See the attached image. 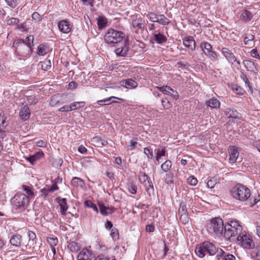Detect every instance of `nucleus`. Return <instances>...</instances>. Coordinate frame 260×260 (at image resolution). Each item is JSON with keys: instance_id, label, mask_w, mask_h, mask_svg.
I'll list each match as a JSON object with an SVG mask.
<instances>
[{"instance_id": "nucleus-48", "label": "nucleus", "mask_w": 260, "mask_h": 260, "mask_svg": "<svg viewBox=\"0 0 260 260\" xmlns=\"http://www.w3.org/2000/svg\"><path fill=\"white\" fill-rule=\"evenodd\" d=\"M110 235L115 241L118 240L119 238V232L116 228H113L111 230Z\"/></svg>"}, {"instance_id": "nucleus-35", "label": "nucleus", "mask_w": 260, "mask_h": 260, "mask_svg": "<svg viewBox=\"0 0 260 260\" xmlns=\"http://www.w3.org/2000/svg\"><path fill=\"white\" fill-rule=\"evenodd\" d=\"M39 66L41 67L43 71H46L51 69V62L49 59H45L44 61H41Z\"/></svg>"}, {"instance_id": "nucleus-16", "label": "nucleus", "mask_w": 260, "mask_h": 260, "mask_svg": "<svg viewBox=\"0 0 260 260\" xmlns=\"http://www.w3.org/2000/svg\"><path fill=\"white\" fill-rule=\"evenodd\" d=\"M132 26L135 31L138 33L139 30H143L144 28V20L142 18L133 19L132 22Z\"/></svg>"}, {"instance_id": "nucleus-39", "label": "nucleus", "mask_w": 260, "mask_h": 260, "mask_svg": "<svg viewBox=\"0 0 260 260\" xmlns=\"http://www.w3.org/2000/svg\"><path fill=\"white\" fill-rule=\"evenodd\" d=\"M157 22L162 25H168L170 23V20L163 14H159Z\"/></svg>"}, {"instance_id": "nucleus-58", "label": "nucleus", "mask_w": 260, "mask_h": 260, "mask_svg": "<svg viewBox=\"0 0 260 260\" xmlns=\"http://www.w3.org/2000/svg\"><path fill=\"white\" fill-rule=\"evenodd\" d=\"M36 146L39 147H46L47 145V142L45 140H39L36 142Z\"/></svg>"}, {"instance_id": "nucleus-15", "label": "nucleus", "mask_w": 260, "mask_h": 260, "mask_svg": "<svg viewBox=\"0 0 260 260\" xmlns=\"http://www.w3.org/2000/svg\"><path fill=\"white\" fill-rule=\"evenodd\" d=\"M20 189L22 190L28 200L32 199L35 197V189L32 186H28L26 185H22Z\"/></svg>"}, {"instance_id": "nucleus-3", "label": "nucleus", "mask_w": 260, "mask_h": 260, "mask_svg": "<svg viewBox=\"0 0 260 260\" xmlns=\"http://www.w3.org/2000/svg\"><path fill=\"white\" fill-rule=\"evenodd\" d=\"M194 251L198 256L203 258L206 254H209V255H215L217 251V248L213 243L209 241H205L198 244L196 247Z\"/></svg>"}, {"instance_id": "nucleus-43", "label": "nucleus", "mask_w": 260, "mask_h": 260, "mask_svg": "<svg viewBox=\"0 0 260 260\" xmlns=\"http://www.w3.org/2000/svg\"><path fill=\"white\" fill-rule=\"evenodd\" d=\"M172 167V161L170 160H167L161 165V169L165 172H168Z\"/></svg>"}, {"instance_id": "nucleus-46", "label": "nucleus", "mask_w": 260, "mask_h": 260, "mask_svg": "<svg viewBox=\"0 0 260 260\" xmlns=\"http://www.w3.org/2000/svg\"><path fill=\"white\" fill-rule=\"evenodd\" d=\"M16 29L21 32H27L29 28L27 27L25 22L21 24H18L17 25Z\"/></svg>"}, {"instance_id": "nucleus-6", "label": "nucleus", "mask_w": 260, "mask_h": 260, "mask_svg": "<svg viewBox=\"0 0 260 260\" xmlns=\"http://www.w3.org/2000/svg\"><path fill=\"white\" fill-rule=\"evenodd\" d=\"M17 54L23 58L28 57L32 53V49L25 44V41L21 39L15 40L13 44Z\"/></svg>"}, {"instance_id": "nucleus-12", "label": "nucleus", "mask_w": 260, "mask_h": 260, "mask_svg": "<svg viewBox=\"0 0 260 260\" xmlns=\"http://www.w3.org/2000/svg\"><path fill=\"white\" fill-rule=\"evenodd\" d=\"M93 252L86 248H83L77 255V260H95Z\"/></svg>"}, {"instance_id": "nucleus-13", "label": "nucleus", "mask_w": 260, "mask_h": 260, "mask_svg": "<svg viewBox=\"0 0 260 260\" xmlns=\"http://www.w3.org/2000/svg\"><path fill=\"white\" fill-rule=\"evenodd\" d=\"M229 153V162L231 165L235 164L239 155V150L238 147L235 146H230L228 148Z\"/></svg>"}, {"instance_id": "nucleus-56", "label": "nucleus", "mask_w": 260, "mask_h": 260, "mask_svg": "<svg viewBox=\"0 0 260 260\" xmlns=\"http://www.w3.org/2000/svg\"><path fill=\"white\" fill-rule=\"evenodd\" d=\"M187 182L189 184L192 186H195L198 183V180L196 178L191 176L187 178Z\"/></svg>"}, {"instance_id": "nucleus-61", "label": "nucleus", "mask_w": 260, "mask_h": 260, "mask_svg": "<svg viewBox=\"0 0 260 260\" xmlns=\"http://www.w3.org/2000/svg\"><path fill=\"white\" fill-rule=\"evenodd\" d=\"M250 55L252 57L260 59V56L258 53L256 49H252L250 52Z\"/></svg>"}, {"instance_id": "nucleus-28", "label": "nucleus", "mask_w": 260, "mask_h": 260, "mask_svg": "<svg viewBox=\"0 0 260 260\" xmlns=\"http://www.w3.org/2000/svg\"><path fill=\"white\" fill-rule=\"evenodd\" d=\"M225 115L229 118L237 119L239 118V113L238 111L233 108H228L224 111Z\"/></svg>"}, {"instance_id": "nucleus-26", "label": "nucleus", "mask_w": 260, "mask_h": 260, "mask_svg": "<svg viewBox=\"0 0 260 260\" xmlns=\"http://www.w3.org/2000/svg\"><path fill=\"white\" fill-rule=\"evenodd\" d=\"M58 189L59 187L58 186H56V185H52L50 187L47 186V187H44L40 191L42 193V196L46 198L49 194L50 192H53Z\"/></svg>"}, {"instance_id": "nucleus-31", "label": "nucleus", "mask_w": 260, "mask_h": 260, "mask_svg": "<svg viewBox=\"0 0 260 260\" xmlns=\"http://www.w3.org/2000/svg\"><path fill=\"white\" fill-rule=\"evenodd\" d=\"M50 48L48 46L42 44H40L37 49V53L39 55H45L50 51Z\"/></svg>"}, {"instance_id": "nucleus-54", "label": "nucleus", "mask_w": 260, "mask_h": 260, "mask_svg": "<svg viewBox=\"0 0 260 260\" xmlns=\"http://www.w3.org/2000/svg\"><path fill=\"white\" fill-rule=\"evenodd\" d=\"M26 41H25V44H26L30 48H32V47L34 46V36L29 35L27 36L26 38Z\"/></svg>"}, {"instance_id": "nucleus-10", "label": "nucleus", "mask_w": 260, "mask_h": 260, "mask_svg": "<svg viewBox=\"0 0 260 260\" xmlns=\"http://www.w3.org/2000/svg\"><path fill=\"white\" fill-rule=\"evenodd\" d=\"M221 52L229 63L235 65L238 68L241 66L240 61L237 60L236 56L229 48L223 47L221 50Z\"/></svg>"}, {"instance_id": "nucleus-45", "label": "nucleus", "mask_w": 260, "mask_h": 260, "mask_svg": "<svg viewBox=\"0 0 260 260\" xmlns=\"http://www.w3.org/2000/svg\"><path fill=\"white\" fill-rule=\"evenodd\" d=\"M156 88L166 95L169 93V91H172V88L169 86H156Z\"/></svg>"}, {"instance_id": "nucleus-57", "label": "nucleus", "mask_w": 260, "mask_h": 260, "mask_svg": "<svg viewBox=\"0 0 260 260\" xmlns=\"http://www.w3.org/2000/svg\"><path fill=\"white\" fill-rule=\"evenodd\" d=\"M167 95L171 96L173 99L177 100L179 98V95L176 90L172 88V91H169V93Z\"/></svg>"}, {"instance_id": "nucleus-50", "label": "nucleus", "mask_w": 260, "mask_h": 260, "mask_svg": "<svg viewBox=\"0 0 260 260\" xmlns=\"http://www.w3.org/2000/svg\"><path fill=\"white\" fill-rule=\"evenodd\" d=\"M84 205L87 207L93 209L94 211L98 212V208L95 204L90 200H87L84 202Z\"/></svg>"}, {"instance_id": "nucleus-41", "label": "nucleus", "mask_w": 260, "mask_h": 260, "mask_svg": "<svg viewBox=\"0 0 260 260\" xmlns=\"http://www.w3.org/2000/svg\"><path fill=\"white\" fill-rule=\"evenodd\" d=\"M85 103L84 102H76L72 103L71 106V111L79 109L84 107Z\"/></svg>"}, {"instance_id": "nucleus-25", "label": "nucleus", "mask_w": 260, "mask_h": 260, "mask_svg": "<svg viewBox=\"0 0 260 260\" xmlns=\"http://www.w3.org/2000/svg\"><path fill=\"white\" fill-rule=\"evenodd\" d=\"M57 202L60 206L61 214L63 215H66L68 209L67 200L64 198L57 199Z\"/></svg>"}, {"instance_id": "nucleus-55", "label": "nucleus", "mask_w": 260, "mask_h": 260, "mask_svg": "<svg viewBox=\"0 0 260 260\" xmlns=\"http://www.w3.org/2000/svg\"><path fill=\"white\" fill-rule=\"evenodd\" d=\"M166 149L165 148L160 150L158 149L156 153V159L157 161H159L161 157L165 156L166 154Z\"/></svg>"}, {"instance_id": "nucleus-11", "label": "nucleus", "mask_w": 260, "mask_h": 260, "mask_svg": "<svg viewBox=\"0 0 260 260\" xmlns=\"http://www.w3.org/2000/svg\"><path fill=\"white\" fill-rule=\"evenodd\" d=\"M139 181L145 187L146 191L150 194L149 190H153L154 187L150 178L145 172H140L139 175Z\"/></svg>"}, {"instance_id": "nucleus-32", "label": "nucleus", "mask_w": 260, "mask_h": 260, "mask_svg": "<svg viewBox=\"0 0 260 260\" xmlns=\"http://www.w3.org/2000/svg\"><path fill=\"white\" fill-rule=\"evenodd\" d=\"M68 249L72 252H77L80 248V244L76 242H71L68 245Z\"/></svg>"}, {"instance_id": "nucleus-52", "label": "nucleus", "mask_w": 260, "mask_h": 260, "mask_svg": "<svg viewBox=\"0 0 260 260\" xmlns=\"http://www.w3.org/2000/svg\"><path fill=\"white\" fill-rule=\"evenodd\" d=\"M144 153L147 155L148 158L151 159L153 157V152L150 147H145L144 149Z\"/></svg>"}, {"instance_id": "nucleus-34", "label": "nucleus", "mask_w": 260, "mask_h": 260, "mask_svg": "<svg viewBox=\"0 0 260 260\" xmlns=\"http://www.w3.org/2000/svg\"><path fill=\"white\" fill-rule=\"evenodd\" d=\"M154 39L157 43L159 44L165 43L167 40L166 37L160 33L154 34Z\"/></svg>"}, {"instance_id": "nucleus-59", "label": "nucleus", "mask_w": 260, "mask_h": 260, "mask_svg": "<svg viewBox=\"0 0 260 260\" xmlns=\"http://www.w3.org/2000/svg\"><path fill=\"white\" fill-rule=\"evenodd\" d=\"M253 257L257 260H260V246H257L253 252Z\"/></svg>"}, {"instance_id": "nucleus-44", "label": "nucleus", "mask_w": 260, "mask_h": 260, "mask_svg": "<svg viewBox=\"0 0 260 260\" xmlns=\"http://www.w3.org/2000/svg\"><path fill=\"white\" fill-rule=\"evenodd\" d=\"M146 16L149 19L150 21L153 22H157L159 15H157L153 12H150L146 14Z\"/></svg>"}, {"instance_id": "nucleus-42", "label": "nucleus", "mask_w": 260, "mask_h": 260, "mask_svg": "<svg viewBox=\"0 0 260 260\" xmlns=\"http://www.w3.org/2000/svg\"><path fill=\"white\" fill-rule=\"evenodd\" d=\"M127 189L132 194H136L137 192V187L133 182H129L127 184Z\"/></svg>"}, {"instance_id": "nucleus-21", "label": "nucleus", "mask_w": 260, "mask_h": 260, "mask_svg": "<svg viewBox=\"0 0 260 260\" xmlns=\"http://www.w3.org/2000/svg\"><path fill=\"white\" fill-rule=\"evenodd\" d=\"M44 155V153L43 151H41L36 153L34 155H31L29 157H26V160L29 161L31 165H34L36 161L39 160L41 158L43 157Z\"/></svg>"}, {"instance_id": "nucleus-1", "label": "nucleus", "mask_w": 260, "mask_h": 260, "mask_svg": "<svg viewBox=\"0 0 260 260\" xmlns=\"http://www.w3.org/2000/svg\"><path fill=\"white\" fill-rule=\"evenodd\" d=\"M125 36L123 32L111 28L105 32L104 39L106 44L111 46L121 43L120 47L117 48L114 52L118 56L125 57L128 51V45L123 42Z\"/></svg>"}, {"instance_id": "nucleus-5", "label": "nucleus", "mask_w": 260, "mask_h": 260, "mask_svg": "<svg viewBox=\"0 0 260 260\" xmlns=\"http://www.w3.org/2000/svg\"><path fill=\"white\" fill-rule=\"evenodd\" d=\"M223 229H224L223 221L219 217L211 219L207 224V230L211 235L215 234L220 236L223 234Z\"/></svg>"}, {"instance_id": "nucleus-36", "label": "nucleus", "mask_w": 260, "mask_h": 260, "mask_svg": "<svg viewBox=\"0 0 260 260\" xmlns=\"http://www.w3.org/2000/svg\"><path fill=\"white\" fill-rule=\"evenodd\" d=\"M46 240L48 243L49 244L50 247L56 246L58 243L57 238L53 235L47 237Z\"/></svg>"}, {"instance_id": "nucleus-2", "label": "nucleus", "mask_w": 260, "mask_h": 260, "mask_svg": "<svg viewBox=\"0 0 260 260\" xmlns=\"http://www.w3.org/2000/svg\"><path fill=\"white\" fill-rule=\"evenodd\" d=\"M231 196L236 200L240 201L247 200L251 196L250 190L246 186L238 183L231 189Z\"/></svg>"}, {"instance_id": "nucleus-30", "label": "nucleus", "mask_w": 260, "mask_h": 260, "mask_svg": "<svg viewBox=\"0 0 260 260\" xmlns=\"http://www.w3.org/2000/svg\"><path fill=\"white\" fill-rule=\"evenodd\" d=\"M229 86L237 94L243 95L245 92V90L238 84L231 83Z\"/></svg>"}, {"instance_id": "nucleus-17", "label": "nucleus", "mask_w": 260, "mask_h": 260, "mask_svg": "<svg viewBox=\"0 0 260 260\" xmlns=\"http://www.w3.org/2000/svg\"><path fill=\"white\" fill-rule=\"evenodd\" d=\"M183 44L186 48H188L192 51H194L196 49V42L191 36L184 37L183 39Z\"/></svg>"}, {"instance_id": "nucleus-8", "label": "nucleus", "mask_w": 260, "mask_h": 260, "mask_svg": "<svg viewBox=\"0 0 260 260\" xmlns=\"http://www.w3.org/2000/svg\"><path fill=\"white\" fill-rule=\"evenodd\" d=\"M237 242L239 245L245 249H252L255 244L252 237L246 231H242L237 237Z\"/></svg>"}, {"instance_id": "nucleus-27", "label": "nucleus", "mask_w": 260, "mask_h": 260, "mask_svg": "<svg viewBox=\"0 0 260 260\" xmlns=\"http://www.w3.org/2000/svg\"><path fill=\"white\" fill-rule=\"evenodd\" d=\"M206 105L212 109H217L220 107V103L216 98L213 97L206 102Z\"/></svg>"}, {"instance_id": "nucleus-53", "label": "nucleus", "mask_w": 260, "mask_h": 260, "mask_svg": "<svg viewBox=\"0 0 260 260\" xmlns=\"http://www.w3.org/2000/svg\"><path fill=\"white\" fill-rule=\"evenodd\" d=\"M101 213L103 215H107L109 213L107 212L108 210H110L109 207L105 206L103 204L99 205Z\"/></svg>"}, {"instance_id": "nucleus-20", "label": "nucleus", "mask_w": 260, "mask_h": 260, "mask_svg": "<svg viewBox=\"0 0 260 260\" xmlns=\"http://www.w3.org/2000/svg\"><path fill=\"white\" fill-rule=\"evenodd\" d=\"M121 85L126 88H135L138 86V83L132 79H127L121 81Z\"/></svg>"}, {"instance_id": "nucleus-7", "label": "nucleus", "mask_w": 260, "mask_h": 260, "mask_svg": "<svg viewBox=\"0 0 260 260\" xmlns=\"http://www.w3.org/2000/svg\"><path fill=\"white\" fill-rule=\"evenodd\" d=\"M30 200L21 192L16 193L11 199V203L16 208L21 210H25L29 203Z\"/></svg>"}, {"instance_id": "nucleus-19", "label": "nucleus", "mask_w": 260, "mask_h": 260, "mask_svg": "<svg viewBox=\"0 0 260 260\" xmlns=\"http://www.w3.org/2000/svg\"><path fill=\"white\" fill-rule=\"evenodd\" d=\"M254 36L251 34L247 33L244 37L243 42L245 46L252 48L254 46Z\"/></svg>"}, {"instance_id": "nucleus-22", "label": "nucleus", "mask_w": 260, "mask_h": 260, "mask_svg": "<svg viewBox=\"0 0 260 260\" xmlns=\"http://www.w3.org/2000/svg\"><path fill=\"white\" fill-rule=\"evenodd\" d=\"M22 241V237L21 235L15 234L13 235L10 240L11 244L15 247H20Z\"/></svg>"}, {"instance_id": "nucleus-62", "label": "nucleus", "mask_w": 260, "mask_h": 260, "mask_svg": "<svg viewBox=\"0 0 260 260\" xmlns=\"http://www.w3.org/2000/svg\"><path fill=\"white\" fill-rule=\"evenodd\" d=\"M79 182H83V181L80 178L78 177H73L72 180V184L75 186L78 185L79 184Z\"/></svg>"}, {"instance_id": "nucleus-37", "label": "nucleus", "mask_w": 260, "mask_h": 260, "mask_svg": "<svg viewBox=\"0 0 260 260\" xmlns=\"http://www.w3.org/2000/svg\"><path fill=\"white\" fill-rule=\"evenodd\" d=\"M5 22L8 25H17L19 22V19L17 18L8 16L6 18Z\"/></svg>"}, {"instance_id": "nucleus-47", "label": "nucleus", "mask_w": 260, "mask_h": 260, "mask_svg": "<svg viewBox=\"0 0 260 260\" xmlns=\"http://www.w3.org/2000/svg\"><path fill=\"white\" fill-rule=\"evenodd\" d=\"M137 144V139L136 138H134L131 141L130 144L127 146V149L128 150H133L136 148Z\"/></svg>"}, {"instance_id": "nucleus-24", "label": "nucleus", "mask_w": 260, "mask_h": 260, "mask_svg": "<svg viewBox=\"0 0 260 260\" xmlns=\"http://www.w3.org/2000/svg\"><path fill=\"white\" fill-rule=\"evenodd\" d=\"M30 112L27 106H23L20 110L19 116L23 120H26L30 117Z\"/></svg>"}, {"instance_id": "nucleus-64", "label": "nucleus", "mask_w": 260, "mask_h": 260, "mask_svg": "<svg viewBox=\"0 0 260 260\" xmlns=\"http://www.w3.org/2000/svg\"><path fill=\"white\" fill-rule=\"evenodd\" d=\"M224 260H236V257L231 254H226L223 257Z\"/></svg>"}, {"instance_id": "nucleus-51", "label": "nucleus", "mask_w": 260, "mask_h": 260, "mask_svg": "<svg viewBox=\"0 0 260 260\" xmlns=\"http://www.w3.org/2000/svg\"><path fill=\"white\" fill-rule=\"evenodd\" d=\"M7 5L12 8H15L18 5V0H5Z\"/></svg>"}, {"instance_id": "nucleus-29", "label": "nucleus", "mask_w": 260, "mask_h": 260, "mask_svg": "<svg viewBox=\"0 0 260 260\" xmlns=\"http://www.w3.org/2000/svg\"><path fill=\"white\" fill-rule=\"evenodd\" d=\"M253 17L252 13L246 10L241 11L240 19L244 22L250 21Z\"/></svg>"}, {"instance_id": "nucleus-63", "label": "nucleus", "mask_w": 260, "mask_h": 260, "mask_svg": "<svg viewBox=\"0 0 260 260\" xmlns=\"http://www.w3.org/2000/svg\"><path fill=\"white\" fill-rule=\"evenodd\" d=\"M71 106L65 105L60 108L58 110L60 112H69L71 111Z\"/></svg>"}, {"instance_id": "nucleus-38", "label": "nucleus", "mask_w": 260, "mask_h": 260, "mask_svg": "<svg viewBox=\"0 0 260 260\" xmlns=\"http://www.w3.org/2000/svg\"><path fill=\"white\" fill-rule=\"evenodd\" d=\"M241 78L243 80V81L245 82V86L248 88V90L250 91L251 93L253 92L252 86L250 84V82L249 80L248 77L247 76L244 74L241 73L240 75Z\"/></svg>"}, {"instance_id": "nucleus-49", "label": "nucleus", "mask_w": 260, "mask_h": 260, "mask_svg": "<svg viewBox=\"0 0 260 260\" xmlns=\"http://www.w3.org/2000/svg\"><path fill=\"white\" fill-rule=\"evenodd\" d=\"M161 104L163 108L165 109H170L172 107V103L167 98L161 100Z\"/></svg>"}, {"instance_id": "nucleus-23", "label": "nucleus", "mask_w": 260, "mask_h": 260, "mask_svg": "<svg viewBox=\"0 0 260 260\" xmlns=\"http://www.w3.org/2000/svg\"><path fill=\"white\" fill-rule=\"evenodd\" d=\"M91 141L94 145L99 147H102L108 144V141L106 139H102L100 136H95L92 138Z\"/></svg>"}, {"instance_id": "nucleus-18", "label": "nucleus", "mask_w": 260, "mask_h": 260, "mask_svg": "<svg viewBox=\"0 0 260 260\" xmlns=\"http://www.w3.org/2000/svg\"><path fill=\"white\" fill-rule=\"evenodd\" d=\"M243 64L248 71L257 73V64L254 61L252 60H245L243 61Z\"/></svg>"}, {"instance_id": "nucleus-60", "label": "nucleus", "mask_w": 260, "mask_h": 260, "mask_svg": "<svg viewBox=\"0 0 260 260\" xmlns=\"http://www.w3.org/2000/svg\"><path fill=\"white\" fill-rule=\"evenodd\" d=\"M32 19L37 21H40L41 20L42 17L39 13L35 12L32 14Z\"/></svg>"}, {"instance_id": "nucleus-14", "label": "nucleus", "mask_w": 260, "mask_h": 260, "mask_svg": "<svg viewBox=\"0 0 260 260\" xmlns=\"http://www.w3.org/2000/svg\"><path fill=\"white\" fill-rule=\"evenodd\" d=\"M59 30L62 33L68 34L71 31L72 25L67 19L59 21L57 23Z\"/></svg>"}, {"instance_id": "nucleus-33", "label": "nucleus", "mask_w": 260, "mask_h": 260, "mask_svg": "<svg viewBox=\"0 0 260 260\" xmlns=\"http://www.w3.org/2000/svg\"><path fill=\"white\" fill-rule=\"evenodd\" d=\"M107 19L104 16H99L97 19V24L99 29L105 27L107 25Z\"/></svg>"}, {"instance_id": "nucleus-4", "label": "nucleus", "mask_w": 260, "mask_h": 260, "mask_svg": "<svg viewBox=\"0 0 260 260\" xmlns=\"http://www.w3.org/2000/svg\"><path fill=\"white\" fill-rule=\"evenodd\" d=\"M243 231V227L236 220H232L224 225V237L226 240H230L231 238L239 234Z\"/></svg>"}, {"instance_id": "nucleus-9", "label": "nucleus", "mask_w": 260, "mask_h": 260, "mask_svg": "<svg viewBox=\"0 0 260 260\" xmlns=\"http://www.w3.org/2000/svg\"><path fill=\"white\" fill-rule=\"evenodd\" d=\"M200 48L204 54L213 60L218 59V53L213 50L212 46L207 42H203L200 44Z\"/></svg>"}, {"instance_id": "nucleus-40", "label": "nucleus", "mask_w": 260, "mask_h": 260, "mask_svg": "<svg viewBox=\"0 0 260 260\" xmlns=\"http://www.w3.org/2000/svg\"><path fill=\"white\" fill-rule=\"evenodd\" d=\"M60 97L57 95H53L49 102V105L51 107H54L55 106L60 104Z\"/></svg>"}]
</instances>
